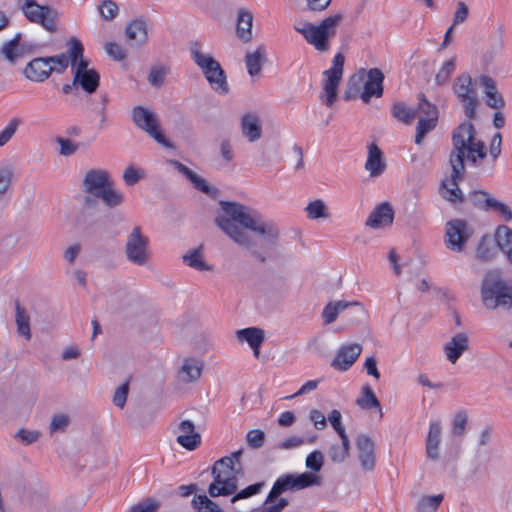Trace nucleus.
Returning a JSON list of instances; mask_svg holds the SVG:
<instances>
[{
	"mask_svg": "<svg viewBox=\"0 0 512 512\" xmlns=\"http://www.w3.org/2000/svg\"><path fill=\"white\" fill-rule=\"evenodd\" d=\"M219 204L224 214L215 218V224L235 243L265 263L267 256L254 248V241L244 229L263 236L267 245L275 247L280 237L278 226L272 221H264L255 210L239 202L222 200Z\"/></svg>",
	"mask_w": 512,
	"mask_h": 512,
	"instance_id": "1",
	"label": "nucleus"
},
{
	"mask_svg": "<svg viewBox=\"0 0 512 512\" xmlns=\"http://www.w3.org/2000/svg\"><path fill=\"white\" fill-rule=\"evenodd\" d=\"M476 129L471 122L459 124L452 132V149L449 154V164H455L459 169H465V153L473 152L480 160L487 156L485 143L476 141Z\"/></svg>",
	"mask_w": 512,
	"mask_h": 512,
	"instance_id": "2",
	"label": "nucleus"
},
{
	"mask_svg": "<svg viewBox=\"0 0 512 512\" xmlns=\"http://www.w3.org/2000/svg\"><path fill=\"white\" fill-rule=\"evenodd\" d=\"M82 191L102 200L108 208L123 204L124 195L114 188V183L106 170L90 169L81 182Z\"/></svg>",
	"mask_w": 512,
	"mask_h": 512,
	"instance_id": "3",
	"label": "nucleus"
},
{
	"mask_svg": "<svg viewBox=\"0 0 512 512\" xmlns=\"http://www.w3.org/2000/svg\"><path fill=\"white\" fill-rule=\"evenodd\" d=\"M481 301L489 310L512 308V286L502 278L500 270L493 269L485 273L481 282Z\"/></svg>",
	"mask_w": 512,
	"mask_h": 512,
	"instance_id": "4",
	"label": "nucleus"
},
{
	"mask_svg": "<svg viewBox=\"0 0 512 512\" xmlns=\"http://www.w3.org/2000/svg\"><path fill=\"white\" fill-rule=\"evenodd\" d=\"M200 47L201 44L198 41L190 43L189 52L192 60L201 69L212 90L220 95L228 94L230 87L225 70L218 60L211 54L203 53Z\"/></svg>",
	"mask_w": 512,
	"mask_h": 512,
	"instance_id": "5",
	"label": "nucleus"
},
{
	"mask_svg": "<svg viewBox=\"0 0 512 512\" xmlns=\"http://www.w3.org/2000/svg\"><path fill=\"white\" fill-rule=\"evenodd\" d=\"M342 19L343 15L338 13L326 17L317 25L306 21L300 22L294 25V29L317 51L326 52L330 48V39L336 35L337 26Z\"/></svg>",
	"mask_w": 512,
	"mask_h": 512,
	"instance_id": "6",
	"label": "nucleus"
},
{
	"mask_svg": "<svg viewBox=\"0 0 512 512\" xmlns=\"http://www.w3.org/2000/svg\"><path fill=\"white\" fill-rule=\"evenodd\" d=\"M319 485H321V477L311 472L284 474L272 485L271 490L266 496L265 504L273 503L285 492H295Z\"/></svg>",
	"mask_w": 512,
	"mask_h": 512,
	"instance_id": "7",
	"label": "nucleus"
},
{
	"mask_svg": "<svg viewBox=\"0 0 512 512\" xmlns=\"http://www.w3.org/2000/svg\"><path fill=\"white\" fill-rule=\"evenodd\" d=\"M134 124L141 130L145 131L158 144L165 148H174L171 140H169L160 128L156 114L144 106H135L131 111Z\"/></svg>",
	"mask_w": 512,
	"mask_h": 512,
	"instance_id": "8",
	"label": "nucleus"
},
{
	"mask_svg": "<svg viewBox=\"0 0 512 512\" xmlns=\"http://www.w3.org/2000/svg\"><path fill=\"white\" fill-rule=\"evenodd\" d=\"M20 9L30 22L40 24L48 32H56L59 13L54 7L40 5L36 0H25Z\"/></svg>",
	"mask_w": 512,
	"mask_h": 512,
	"instance_id": "9",
	"label": "nucleus"
},
{
	"mask_svg": "<svg viewBox=\"0 0 512 512\" xmlns=\"http://www.w3.org/2000/svg\"><path fill=\"white\" fill-rule=\"evenodd\" d=\"M453 92L462 103L465 116L470 120L476 119L478 99L472 78L468 73L464 72L455 78Z\"/></svg>",
	"mask_w": 512,
	"mask_h": 512,
	"instance_id": "10",
	"label": "nucleus"
},
{
	"mask_svg": "<svg viewBox=\"0 0 512 512\" xmlns=\"http://www.w3.org/2000/svg\"><path fill=\"white\" fill-rule=\"evenodd\" d=\"M475 230L464 219L455 218L446 222L444 242L448 249L462 252Z\"/></svg>",
	"mask_w": 512,
	"mask_h": 512,
	"instance_id": "11",
	"label": "nucleus"
},
{
	"mask_svg": "<svg viewBox=\"0 0 512 512\" xmlns=\"http://www.w3.org/2000/svg\"><path fill=\"white\" fill-rule=\"evenodd\" d=\"M345 57L342 53H337L332 61V67L323 72V94L320 96L324 99L325 104L331 107L338 97V87L342 80L344 71Z\"/></svg>",
	"mask_w": 512,
	"mask_h": 512,
	"instance_id": "12",
	"label": "nucleus"
},
{
	"mask_svg": "<svg viewBox=\"0 0 512 512\" xmlns=\"http://www.w3.org/2000/svg\"><path fill=\"white\" fill-rule=\"evenodd\" d=\"M149 239L141 232L140 226H135L127 237L125 244V255L131 263L144 266L149 258Z\"/></svg>",
	"mask_w": 512,
	"mask_h": 512,
	"instance_id": "13",
	"label": "nucleus"
},
{
	"mask_svg": "<svg viewBox=\"0 0 512 512\" xmlns=\"http://www.w3.org/2000/svg\"><path fill=\"white\" fill-rule=\"evenodd\" d=\"M450 166V178L443 180L440 185L441 196L453 204L464 203L466 201V196L459 188V183L464 180L466 170L461 168L459 169L455 164H450Z\"/></svg>",
	"mask_w": 512,
	"mask_h": 512,
	"instance_id": "14",
	"label": "nucleus"
},
{
	"mask_svg": "<svg viewBox=\"0 0 512 512\" xmlns=\"http://www.w3.org/2000/svg\"><path fill=\"white\" fill-rule=\"evenodd\" d=\"M349 307L354 308L355 314L358 316L356 321L361 322L365 316L364 306L357 301L348 302L339 300L335 302L331 301L324 307L322 311L324 324L327 325L333 323L337 319L338 315Z\"/></svg>",
	"mask_w": 512,
	"mask_h": 512,
	"instance_id": "15",
	"label": "nucleus"
},
{
	"mask_svg": "<svg viewBox=\"0 0 512 512\" xmlns=\"http://www.w3.org/2000/svg\"><path fill=\"white\" fill-rule=\"evenodd\" d=\"M385 75L379 68H371L367 71V80L363 81L361 100L368 104L372 97L380 98L384 93Z\"/></svg>",
	"mask_w": 512,
	"mask_h": 512,
	"instance_id": "16",
	"label": "nucleus"
},
{
	"mask_svg": "<svg viewBox=\"0 0 512 512\" xmlns=\"http://www.w3.org/2000/svg\"><path fill=\"white\" fill-rule=\"evenodd\" d=\"M362 352V345L350 343L342 345L331 362V367L338 371H347L356 362Z\"/></svg>",
	"mask_w": 512,
	"mask_h": 512,
	"instance_id": "17",
	"label": "nucleus"
},
{
	"mask_svg": "<svg viewBox=\"0 0 512 512\" xmlns=\"http://www.w3.org/2000/svg\"><path fill=\"white\" fill-rule=\"evenodd\" d=\"M394 220V209L388 202L380 203L370 213L365 225L372 229H382L392 225Z\"/></svg>",
	"mask_w": 512,
	"mask_h": 512,
	"instance_id": "18",
	"label": "nucleus"
},
{
	"mask_svg": "<svg viewBox=\"0 0 512 512\" xmlns=\"http://www.w3.org/2000/svg\"><path fill=\"white\" fill-rule=\"evenodd\" d=\"M168 162L179 173L183 174L193 184L195 189L211 197L217 195L218 189L216 187L210 186L204 178L200 177L198 174H196L193 170L185 166L183 163L174 159H171Z\"/></svg>",
	"mask_w": 512,
	"mask_h": 512,
	"instance_id": "19",
	"label": "nucleus"
},
{
	"mask_svg": "<svg viewBox=\"0 0 512 512\" xmlns=\"http://www.w3.org/2000/svg\"><path fill=\"white\" fill-rule=\"evenodd\" d=\"M24 76L32 82H44L52 74L47 57H36L30 60L23 69Z\"/></svg>",
	"mask_w": 512,
	"mask_h": 512,
	"instance_id": "20",
	"label": "nucleus"
},
{
	"mask_svg": "<svg viewBox=\"0 0 512 512\" xmlns=\"http://www.w3.org/2000/svg\"><path fill=\"white\" fill-rule=\"evenodd\" d=\"M356 447L362 468L372 471L375 466V442L369 435L360 434L356 439Z\"/></svg>",
	"mask_w": 512,
	"mask_h": 512,
	"instance_id": "21",
	"label": "nucleus"
},
{
	"mask_svg": "<svg viewBox=\"0 0 512 512\" xmlns=\"http://www.w3.org/2000/svg\"><path fill=\"white\" fill-rule=\"evenodd\" d=\"M237 489L238 479L235 475L223 477L217 474V478H213L208 486V494L212 498L230 496L237 493Z\"/></svg>",
	"mask_w": 512,
	"mask_h": 512,
	"instance_id": "22",
	"label": "nucleus"
},
{
	"mask_svg": "<svg viewBox=\"0 0 512 512\" xmlns=\"http://www.w3.org/2000/svg\"><path fill=\"white\" fill-rule=\"evenodd\" d=\"M128 41L136 45H144L148 41V23L145 17L140 16L129 21L125 28Z\"/></svg>",
	"mask_w": 512,
	"mask_h": 512,
	"instance_id": "23",
	"label": "nucleus"
},
{
	"mask_svg": "<svg viewBox=\"0 0 512 512\" xmlns=\"http://www.w3.org/2000/svg\"><path fill=\"white\" fill-rule=\"evenodd\" d=\"M242 135L249 142H256L262 137V123L260 116L255 112L243 114L240 121Z\"/></svg>",
	"mask_w": 512,
	"mask_h": 512,
	"instance_id": "24",
	"label": "nucleus"
},
{
	"mask_svg": "<svg viewBox=\"0 0 512 512\" xmlns=\"http://www.w3.org/2000/svg\"><path fill=\"white\" fill-rule=\"evenodd\" d=\"M179 429L183 434L178 435L176 441L181 447L193 451L201 444V435L195 431V425L192 421H181Z\"/></svg>",
	"mask_w": 512,
	"mask_h": 512,
	"instance_id": "25",
	"label": "nucleus"
},
{
	"mask_svg": "<svg viewBox=\"0 0 512 512\" xmlns=\"http://www.w3.org/2000/svg\"><path fill=\"white\" fill-rule=\"evenodd\" d=\"M469 348V338L464 332L455 334L451 340L444 345V352L451 363H456L462 354Z\"/></svg>",
	"mask_w": 512,
	"mask_h": 512,
	"instance_id": "26",
	"label": "nucleus"
},
{
	"mask_svg": "<svg viewBox=\"0 0 512 512\" xmlns=\"http://www.w3.org/2000/svg\"><path fill=\"white\" fill-rule=\"evenodd\" d=\"M73 85L75 86V92L78 91V87H81L87 94H93L100 86V74L94 68L82 74H75Z\"/></svg>",
	"mask_w": 512,
	"mask_h": 512,
	"instance_id": "27",
	"label": "nucleus"
},
{
	"mask_svg": "<svg viewBox=\"0 0 512 512\" xmlns=\"http://www.w3.org/2000/svg\"><path fill=\"white\" fill-rule=\"evenodd\" d=\"M365 169L369 171L371 177L380 176L386 169L383 152L375 143H371L368 146Z\"/></svg>",
	"mask_w": 512,
	"mask_h": 512,
	"instance_id": "28",
	"label": "nucleus"
},
{
	"mask_svg": "<svg viewBox=\"0 0 512 512\" xmlns=\"http://www.w3.org/2000/svg\"><path fill=\"white\" fill-rule=\"evenodd\" d=\"M253 14L248 9L241 8L237 15L236 34L244 43L252 39Z\"/></svg>",
	"mask_w": 512,
	"mask_h": 512,
	"instance_id": "29",
	"label": "nucleus"
},
{
	"mask_svg": "<svg viewBox=\"0 0 512 512\" xmlns=\"http://www.w3.org/2000/svg\"><path fill=\"white\" fill-rule=\"evenodd\" d=\"M499 250L495 242L489 234H484L476 247V257L482 262L492 261L498 254Z\"/></svg>",
	"mask_w": 512,
	"mask_h": 512,
	"instance_id": "30",
	"label": "nucleus"
},
{
	"mask_svg": "<svg viewBox=\"0 0 512 512\" xmlns=\"http://www.w3.org/2000/svg\"><path fill=\"white\" fill-rule=\"evenodd\" d=\"M494 237L498 250L507 256L508 262L512 265V229L506 225H499Z\"/></svg>",
	"mask_w": 512,
	"mask_h": 512,
	"instance_id": "31",
	"label": "nucleus"
},
{
	"mask_svg": "<svg viewBox=\"0 0 512 512\" xmlns=\"http://www.w3.org/2000/svg\"><path fill=\"white\" fill-rule=\"evenodd\" d=\"M494 197L486 190L477 189L468 192L466 200H468L472 206L480 211L489 212L494 201Z\"/></svg>",
	"mask_w": 512,
	"mask_h": 512,
	"instance_id": "32",
	"label": "nucleus"
},
{
	"mask_svg": "<svg viewBox=\"0 0 512 512\" xmlns=\"http://www.w3.org/2000/svg\"><path fill=\"white\" fill-rule=\"evenodd\" d=\"M441 425L433 421L430 423L429 433L426 440V454L431 460L439 458L438 447L440 444Z\"/></svg>",
	"mask_w": 512,
	"mask_h": 512,
	"instance_id": "33",
	"label": "nucleus"
},
{
	"mask_svg": "<svg viewBox=\"0 0 512 512\" xmlns=\"http://www.w3.org/2000/svg\"><path fill=\"white\" fill-rule=\"evenodd\" d=\"M21 33H17L12 39L5 42L1 47V54L12 65L16 64L21 59L23 47H20Z\"/></svg>",
	"mask_w": 512,
	"mask_h": 512,
	"instance_id": "34",
	"label": "nucleus"
},
{
	"mask_svg": "<svg viewBox=\"0 0 512 512\" xmlns=\"http://www.w3.org/2000/svg\"><path fill=\"white\" fill-rule=\"evenodd\" d=\"M265 62L266 57L264 46H259L254 52L247 53L245 56L247 72L251 77L258 75L261 72Z\"/></svg>",
	"mask_w": 512,
	"mask_h": 512,
	"instance_id": "35",
	"label": "nucleus"
},
{
	"mask_svg": "<svg viewBox=\"0 0 512 512\" xmlns=\"http://www.w3.org/2000/svg\"><path fill=\"white\" fill-rule=\"evenodd\" d=\"M203 369V364L201 361L188 358L184 361L180 371L179 376L184 382H193L200 378Z\"/></svg>",
	"mask_w": 512,
	"mask_h": 512,
	"instance_id": "36",
	"label": "nucleus"
},
{
	"mask_svg": "<svg viewBox=\"0 0 512 512\" xmlns=\"http://www.w3.org/2000/svg\"><path fill=\"white\" fill-rule=\"evenodd\" d=\"M203 245H199L198 247L188 251L186 254L182 256L183 262L198 271H210L212 270V266L207 264L203 258Z\"/></svg>",
	"mask_w": 512,
	"mask_h": 512,
	"instance_id": "37",
	"label": "nucleus"
},
{
	"mask_svg": "<svg viewBox=\"0 0 512 512\" xmlns=\"http://www.w3.org/2000/svg\"><path fill=\"white\" fill-rule=\"evenodd\" d=\"M365 70L362 69L359 73L353 74L347 81L346 90L343 94L345 101L355 100L362 95L363 81Z\"/></svg>",
	"mask_w": 512,
	"mask_h": 512,
	"instance_id": "38",
	"label": "nucleus"
},
{
	"mask_svg": "<svg viewBox=\"0 0 512 512\" xmlns=\"http://www.w3.org/2000/svg\"><path fill=\"white\" fill-rule=\"evenodd\" d=\"M236 337L240 342H247L250 347L262 345L265 341V332L258 327H248L236 331Z\"/></svg>",
	"mask_w": 512,
	"mask_h": 512,
	"instance_id": "39",
	"label": "nucleus"
},
{
	"mask_svg": "<svg viewBox=\"0 0 512 512\" xmlns=\"http://www.w3.org/2000/svg\"><path fill=\"white\" fill-rule=\"evenodd\" d=\"M362 396L356 400V404L365 410L377 408L379 409L380 415L383 416L381 404L377 396L375 395L372 387L365 384L361 391Z\"/></svg>",
	"mask_w": 512,
	"mask_h": 512,
	"instance_id": "40",
	"label": "nucleus"
},
{
	"mask_svg": "<svg viewBox=\"0 0 512 512\" xmlns=\"http://www.w3.org/2000/svg\"><path fill=\"white\" fill-rule=\"evenodd\" d=\"M15 312H16V325H17V333L20 336H23L26 340L31 339V329H30V318L26 314L25 309L20 305L19 300L15 301Z\"/></svg>",
	"mask_w": 512,
	"mask_h": 512,
	"instance_id": "41",
	"label": "nucleus"
},
{
	"mask_svg": "<svg viewBox=\"0 0 512 512\" xmlns=\"http://www.w3.org/2000/svg\"><path fill=\"white\" fill-rule=\"evenodd\" d=\"M191 505L197 512H225L206 494H195L191 501Z\"/></svg>",
	"mask_w": 512,
	"mask_h": 512,
	"instance_id": "42",
	"label": "nucleus"
},
{
	"mask_svg": "<svg viewBox=\"0 0 512 512\" xmlns=\"http://www.w3.org/2000/svg\"><path fill=\"white\" fill-rule=\"evenodd\" d=\"M418 106L415 109L416 113L422 114L421 117L425 119H433L434 121H438L439 111L435 104L431 103L424 93L418 94Z\"/></svg>",
	"mask_w": 512,
	"mask_h": 512,
	"instance_id": "43",
	"label": "nucleus"
},
{
	"mask_svg": "<svg viewBox=\"0 0 512 512\" xmlns=\"http://www.w3.org/2000/svg\"><path fill=\"white\" fill-rule=\"evenodd\" d=\"M391 114L399 121L410 124L416 116V110L409 108L404 102H395L392 106Z\"/></svg>",
	"mask_w": 512,
	"mask_h": 512,
	"instance_id": "44",
	"label": "nucleus"
},
{
	"mask_svg": "<svg viewBox=\"0 0 512 512\" xmlns=\"http://www.w3.org/2000/svg\"><path fill=\"white\" fill-rule=\"evenodd\" d=\"M342 445L333 444L329 451L328 455L332 462L334 463H341L343 462L348 456L350 452V440L349 438L341 439Z\"/></svg>",
	"mask_w": 512,
	"mask_h": 512,
	"instance_id": "45",
	"label": "nucleus"
},
{
	"mask_svg": "<svg viewBox=\"0 0 512 512\" xmlns=\"http://www.w3.org/2000/svg\"><path fill=\"white\" fill-rule=\"evenodd\" d=\"M444 499L443 494L423 496L417 503V512H435Z\"/></svg>",
	"mask_w": 512,
	"mask_h": 512,
	"instance_id": "46",
	"label": "nucleus"
},
{
	"mask_svg": "<svg viewBox=\"0 0 512 512\" xmlns=\"http://www.w3.org/2000/svg\"><path fill=\"white\" fill-rule=\"evenodd\" d=\"M437 122L438 121H434L433 119L419 117L415 135V143L417 145H420L423 142L425 136L436 127Z\"/></svg>",
	"mask_w": 512,
	"mask_h": 512,
	"instance_id": "47",
	"label": "nucleus"
},
{
	"mask_svg": "<svg viewBox=\"0 0 512 512\" xmlns=\"http://www.w3.org/2000/svg\"><path fill=\"white\" fill-rule=\"evenodd\" d=\"M67 45L69 46V49L65 54H67L71 65L75 66L77 60L83 57L84 46L82 42L75 37H71L67 41Z\"/></svg>",
	"mask_w": 512,
	"mask_h": 512,
	"instance_id": "48",
	"label": "nucleus"
},
{
	"mask_svg": "<svg viewBox=\"0 0 512 512\" xmlns=\"http://www.w3.org/2000/svg\"><path fill=\"white\" fill-rule=\"evenodd\" d=\"M305 210L309 219L327 218L329 216L327 207L321 199L309 202Z\"/></svg>",
	"mask_w": 512,
	"mask_h": 512,
	"instance_id": "49",
	"label": "nucleus"
},
{
	"mask_svg": "<svg viewBox=\"0 0 512 512\" xmlns=\"http://www.w3.org/2000/svg\"><path fill=\"white\" fill-rule=\"evenodd\" d=\"M456 67V58L453 57L447 60L439 72L435 76V82L437 85L442 86L449 82V79L454 72Z\"/></svg>",
	"mask_w": 512,
	"mask_h": 512,
	"instance_id": "50",
	"label": "nucleus"
},
{
	"mask_svg": "<svg viewBox=\"0 0 512 512\" xmlns=\"http://www.w3.org/2000/svg\"><path fill=\"white\" fill-rule=\"evenodd\" d=\"M161 502L155 498L147 497L130 507L128 512H158Z\"/></svg>",
	"mask_w": 512,
	"mask_h": 512,
	"instance_id": "51",
	"label": "nucleus"
},
{
	"mask_svg": "<svg viewBox=\"0 0 512 512\" xmlns=\"http://www.w3.org/2000/svg\"><path fill=\"white\" fill-rule=\"evenodd\" d=\"M230 470H234V464L232 461V457L224 456L213 464L211 468V474L213 478H217V474L220 476L226 475L230 472Z\"/></svg>",
	"mask_w": 512,
	"mask_h": 512,
	"instance_id": "52",
	"label": "nucleus"
},
{
	"mask_svg": "<svg viewBox=\"0 0 512 512\" xmlns=\"http://www.w3.org/2000/svg\"><path fill=\"white\" fill-rule=\"evenodd\" d=\"M133 300V295L128 292L126 289H118L111 296V304L116 309H123L131 304Z\"/></svg>",
	"mask_w": 512,
	"mask_h": 512,
	"instance_id": "53",
	"label": "nucleus"
},
{
	"mask_svg": "<svg viewBox=\"0 0 512 512\" xmlns=\"http://www.w3.org/2000/svg\"><path fill=\"white\" fill-rule=\"evenodd\" d=\"M324 465V455L319 450H314L309 453L305 460V466L311 473L319 472Z\"/></svg>",
	"mask_w": 512,
	"mask_h": 512,
	"instance_id": "54",
	"label": "nucleus"
},
{
	"mask_svg": "<svg viewBox=\"0 0 512 512\" xmlns=\"http://www.w3.org/2000/svg\"><path fill=\"white\" fill-rule=\"evenodd\" d=\"M46 57L49 62V66H51L52 68V72H56L59 74L64 73L70 63L69 58L65 53Z\"/></svg>",
	"mask_w": 512,
	"mask_h": 512,
	"instance_id": "55",
	"label": "nucleus"
},
{
	"mask_svg": "<svg viewBox=\"0 0 512 512\" xmlns=\"http://www.w3.org/2000/svg\"><path fill=\"white\" fill-rule=\"evenodd\" d=\"M266 434L261 429H252L246 435L247 446L251 449H260L264 446Z\"/></svg>",
	"mask_w": 512,
	"mask_h": 512,
	"instance_id": "56",
	"label": "nucleus"
},
{
	"mask_svg": "<svg viewBox=\"0 0 512 512\" xmlns=\"http://www.w3.org/2000/svg\"><path fill=\"white\" fill-rule=\"evenodd\" d=\"M119 12L118 5L113 0H103L99 5V13L103 20H113Z\"/></svg>",
	"mask_w": 512,
	"mask_h": 512,
	"instance_id": "57",
	"label": "nucleus"
},
{
	"mask_svg": "<svg viewBox=\"0 0 512 512\" xmlns=\"http://www.w3.org/2000/svg\"><path fill=\"white\" fill-rule=\"evenodd\" d=\"M264 485H265L264 482H257V483L248 485L244 489L237 491V493H235L232 496V498L230 499V502L235 503L238 500L252 497V496L258 494L262 490Z\"/></svg>",
	"mask_w": 512,
	"mask_h": 512,
	"instance_id": "58",
	"label": "nucleus"
},
{
	"mask_svg": "<svg viewBox=\"0 0 512 512\" xmlns=\"http://www.w3.org/2000/svg\"><path fill=\"white\" fill-rule=\"evenodd\" d=\"M21 123L22 121L20 118L14 117L10 120L7 126L0 131V147L4 146L10 141Z\"/></svg>",
	"mask_w": 512,
	"mask_h": 512,
	"instance_id": "59",
	"label": "nucleus"
},
{
	"mask_svg": "<svg viewBox=\"0 0 512 512\" xmlns=\"http://www.w3.org/2000/svg\"><path fill=\"white\" fill-rule=\"evenodd\" d=\"M131 376H129L124 383H122L115 391L113 396V403L116 407L122 409L124 408L127 397L129 394V385H130Z\"/></svg>",
	"mask_w": 512,
	"mask_h": 512,
	"instance_id": "60",
	"label": "nucleus"
},
{
	"mask_svg": "<svg viewBox=\"0 0 512 512\" xmlns=\"http://www.w3.org/2000/svg\"><path fill=\"white\" fill-rule=\"evenodd\" d=\"M14 174L10 165L0 166V198L8 191Z\"/></svg>",
	"mask_w": 512,
	"mask_h": 512,
	"instance_id": "61",
	"label": "nucleus"
},
{
	"mask_svg": "<svg viewBox=\"0 0 512 512\" xmlns=\"http://www.w3.org/2000/svg\"><path fill=\"white\" fill-rule=\"evenodd\" d=\"M341 419H342L341 412L337 409H333L328 415V420H329L331 426L334 428V430L339 435L340 439L348 438L345 428L342 425Z\"/></svg>",
	"mask_w": 512,
	"mask_h": 512,
	"instance_id": "62",
	"label": "nucleus"
},
{
	"mask_svg": "<svg viewBox=\"0 0 512 512\" xmlns=\"http://www.w3.org/2000/svg\"><path fill=\"white\" fill-rule=\"evenodd\" d=\"M70 424V418L66 414H56L50 422V432L61 431L64 432Z\"/></svg>",
	"mask_w": 512,
	"mask_h": 512,
	"instance_id": "63",
	"label": "nucleus"
},
{
	"mask_svg": "<svg viewBox=\"0 0 512 512\" xmlns=\"http://www.w3.org/2000/svg\"><path fill=\"white\" fill-rule=\"evenodd\" d=\"M105 51L112 59L116 61H122L127 57L123 48L115 42H107L105 44Z\"/></svg>",
	"mask_w": 512,
	"mask_h": 512,
	"instance_id": "64",
	"label": "nucleus"
}]
</instances>
